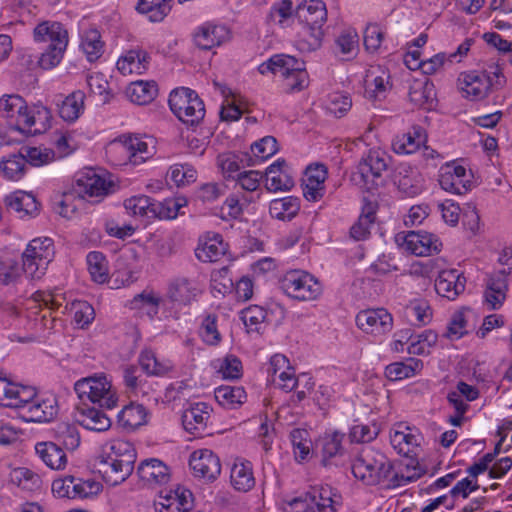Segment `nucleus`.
Wrapping results in <instances>:
<instances>
[{
  "label": "nucleus",
  "mask_w": 512,
  "mask_h": 512,
  "mask_svg": "<svg viewBox=\"0 0 512 512\" xmlns=\"http://www.w3.org/2000/svg\"><path fill=\"white\" fill-rule=\"evenodd\" d=\"M74 390L82 401L89 400L100 408L112 409L118 401L116 392L105 375L82 378L74 384ZM77 421L84 428L96 432H103L111 427V419L102 409L88 406L85 402L78 408Z\"/></svg>",
  "instance_id": "obj_1"
},
{
  "label": "nucleus",
  "mask_w": 512,
  "mask_h": 512,
  "mask_svg": "<svg viewBox=\"0 0 512 512\" xmlns=\"http://www.w3.org/2000/svg\"><path fill=\"white\" fill-rule=\"evenodd\" d=\"M0 117L21 132L37 135L50 127L51 112L43 105L28 107L18 94H6L0 97Z\"/></svg>",
  "instance_id": "obj_2"
},
{
  "label": "nucleus",
  "mask_w": 512,
  "mask_h": 512,
  "mask_svg": "<svg viewBox=\"0 0 512 512\" xmlns=\"http://www.w3.org/2000/svg\"><path fill=\"white\" fill-rule=\"evenodd\" d=\"M352 473L366 485H383L386 488L392 463L383 453L364 448L352 464Z\"/></svg>",
  "instance_id": "obj_3"
},
{
  "label": "nucleus",
  "mask_w": 512,
  "mask_h": 512,
  "mask_svg": "<svg viewBox=\"0 0 512 512\" xmlns=\"http://www.w3.org/2000/svg\"><path fill=\"white\" fill-rule=\"evenodd\" d=\"M340 497L329 486H313L286 502L287 512H337Z\"/></svg>",
  "instance_id": "obj_4"
},
{
  "label": "nucleus",
  "mask_w": 512,
  "mask_h": 512,
  "mask_svg": "<svg viewBox=\"0 0 512 512\" xmlns=\"http://www.w3.org/2000/svg\"><path fill=\"white\" fill-rule=\"evenodd\" d=\"M173 114L184 124L194 126L205 116V105L198 94L187 87L174 89L168 99Z\"/></svg>",
  "instance_id": "obj_5"
},
{
  "label": "nucleus",
  "mask_w": 512,
  "mask_h": 512,
  "mask_svg": "<svg viewBox=\"0 0 512 512\" xmlns=\"http://www.w3.org/2000/svg\"><path fill=\"white\" fill-rule=\"evenodd\" d=\"M280 289L298 301H312L322 294V285L312 274L304 270H290L279 280Z\"/></svg>",
  "instance_id": "obj_6"
},
{
  "label": "nucleus",
  "mask_w": 512,
  "mask_h": 512,
  "mask_svg": "<svg viewBox=\"0 0 512 512\" xmlns=\"http://www.w3.org/2000/svg\"><path fill=\"white\" fill-rule=\"evenodd\" d=\"M297 18L305 24L306 32L311 36L310 46L315 49L321 44L324 35L323 25L327 20L326 5L322 0H309L298 5Z\"/></svg>",
  "instance_id": "obj_7"
},
{
  "label": "nucleus",
  "mask_w": 512,
  "mask_h": 512,
  "mask_svg": "<svg viewBox=\"0 0 512 512\" xmlns=\"http://www.w3.org/2000/svg\"><path fill=\"white\" fill-rule=\"evenodd\" d=\"M386 169L385 153L380 150H370L368 155L359 162L354 179L367 190H372L378 186L377 181Z\"/></svg>",
  "instance_id": "obj_8"
},
{
  "label": "nucleus",
  "mask_w": 512,
  "mask_h": 512,
  "mask_svg": "<svg viewBox=\"0 0 512 512\" xmlns=\"http://www.w3.org/2000/svg\"><path fill=\"white\" fill-rule=\"evenodd\" d=\"M356 324L367 334L381 336L392 330L393 318L384 308L368 309L357 314Z\"/></svg>",
  "instance_id": "obj_9"
},
{
  "label": "nucleus",
  "mask_w": 512,
  "mask_h": 512,
  "mask_svg": "<svg viewBox=\"0 0 512 512\" xmlns=\"http://www.w3.org/2000/svg\"><path fill=\"white\" fill-rule=\"evenodd\" d=\"M189 465L194 476L206 482L215 481L221 473L220 459L209 449L194 451L190 456Z\"/></svg>",
  "instance_id": "obj_10"
},
{
  "label": "nucleus",
  "mask_w": 512,
  "mask_h": 512,
  "mask_svg": "<svg viewBox=\"0 0 512 512\" xmlns=\"http://www.w3.org/2000/svg\"><path fill=\"white\" fill-rule=\"evenodd\" d=\"M466 287V277L457 269L442 270L434 283L436 293L448 300H455Z\"/></svg>",
  "instance_id": "obj_11"
},
{
  "label": "nucleus",
  "mask_w": 512,
  "mask_h": 512,
  "mask_svg": "<svg viewBox=\"0 0 512 512\" xmlns=\"http://www.w3.org/2000/svg\"><path fill=\"white\" fill-rule=\"evenodd\" d=\"M58 413V402L54 395L38 396L29 407L21 413L26 422H49Z\"/></svg>",
  "instance_id": "obj_12"
},
{
  "label": "nucleus",
  "mask_w": 512,
  "mask_h": 512,
  "mask_svg": "<svg viewBox=\"0 0 512 512\" xmlns=\"http://www.w3.org/2000/svg\"><path fill=\"white\" fill-rule=\"evenodd\" d=\"M212 408L205 402L190 403L182 414L184 429L194 435L202 434L211 417Z\"/></svg>",
  "instance_id": "obj_13"
},
{
  "label": "nucleus",
  "mask_w": 512,
  "mask_h": 512,
  "mask_svg": "<svg viewBox=\"0 0 512 512\" xmlns=\"http://www.w3.org/2000/svg\"><path fill=\"white\" fill-rule=\"evenodd\" d=\"M111 150L114 153L132 157V165L142 164L152 155L146 142L132 136H121L118 140L111 142Z\"/></svg>",
  "instance_id": "obj_14"
},
{
  "label": "nucleus",
  "mask_w": 512,
  "mask_h": 512,
  "mask_svg": "<svg viewBox=\"0 0 512 512\" xmlns=\"http://www.w3.org/2000/svg\"><path fill=\"white\" fill-rule=\"evenodd\" d=\"M201 293L198 282L184 276L174 278L168 286V298L178 305H190Z\"/></svg>",
  "instance_id": "obj_15"
},
{
  "label": "nucleus",
  "mask_w": 512,
  "mask_h": 512,
  "mask_svg": "<svg viewBox=\"0 0 512 512\" xmlns=\"http://www.w3.org/2000/svg\"><path fill=\"white\" fill-rule=\"evenodd\" d=\"M229 29L224 25H216L210 22L199 26L194 32V43L203 50H210L229 39Z\"/></svg>",
  "instance_id": "obj_16"
},
{
  "label": "nucleus",
  "mask_w": 512,
  "mask_h": 512,
  "mask_svg": "<svg viewBox=\"0 0 512 512\" xmlns=\"http://www.w3.org/2000/svg\"><path fill=\"white\" fill-rule=\"evenodd\" d=\"M439 184L445 191L463 195L471 186L467 178V171L461 165H446L444 171L440 174Z\"/></svg>",
  "instance_id": "obj_17"
},
{
  "label": "nucleus",
  "mask_w": 512,
  "mask_h": 512,
  "mask_svg": "<svg viewBox=\"0 0 512 512\" xmlns=\"http://www.w3.org/2000/svg\"><path fill=\"white\" fill-rule=\"evenodd\" d=\"M389 71L382 66H371L365 75V96L371 100H382L389 88Z\"/></svg>",
  "instance_id": "obj_18"
},
{
  "label": "nucleus",
  "mask_w": 512,
  "mask_h": 512,
  "mask_svg": "<svg viewBox=\"0 0 512 512\" xmlns=\"http://www.w3.org/2000/svg\"><path fill=\"white\" fill-rule=\"evenodd\" d=\"M136 457V450L131 442L114 440L103 447L102 454L98 458L119 462L126 470L128 466L134 467Z\"/></svg>",
  "instance_id": "obj_19"
},
{
  "label": "nucleus",
  "mask_w": 512,
  "mask_h": 512,
  "mask_svg": "<svg viewBox=\"0 0 512 512\" xmlns=\"http://www.w3.org/2000/svg\"><path fill=\"white\" fill-rule=\"evenodd\" d=\"M36 42H48V45L68 46L69 35L64 25L57 21H43L34 28Z\"/></svg>",
  "instance_id": "obj_20"
},
{
  "label": "nucleus",
  "mask_w": 512,
  "mask_h": 512,
  "mask_svg": "<svg viewBox=\"0 0 512 512\" xmlns=\"http://www.w3.org/2000/svg\"><path fill=\"white\" fill-rule=\"evenodd\" d=\"M137 475L148 485H163L169 482L170 472L168 466L159 459L143 460L137 467Z\"/></svg>",
  "instance_id": "obj_21"
},
{
  "label": "nucleus",
  "mask_w": 512,
  "mask_h": 512,
  "mask_svg": "<svg viewBox=\"0 0 512 512\" xmlns=\"http://www.w3.org/2000/svg\"><path fill=\"white\" fill-rule=\"evenodd\" d=\"M458 81L463 96L470 100L483 99L491 89L490 80L482 73H464L461 74Z\"/></svg>",
  "instance_id": "obj_22"
},
{
  "label": "nucleus",
  "mask_w": 512,
  "mask_h": 512,
  "mask_svg": "<svg viewBox=\"0 0 512 512\" xmlns=\"http://www.w3.org/2000/svg\"><path fill=\"white\" fill-rule=\"evenodd\" d=\"M111 186V181H107L94 170L81 173L76 179L78 193L89 197H103L108 194Z\"/></svg>",
  "instance_id": "obj_23"
},
{
  "label": "nucleus",
  "mask_w": 512,
  "mask_h": 512,
  "mask_svg": "<svg viewBox=\"0 0 512 512\" xmlns=\"http://www.w3.org/2000/svg\"><path fill=\"white\" fill-rule=\"evenodd\" d=\"M287 164L285 160L278 159L271 164L265 172V187L270 192L289 191L294 186V180L285 170Z\"/></svg>",
  "instance_id": "obj_24"
},
{
  "label": "nucleus",
  "mask_w": 512,
  "mask_h": 512,
  "mask_svg": "<svg viewBox=\"0 0 512 512\" xmlns=\"http://www.w3.org/2000/svg\"><path fill=\"white\" fill-rule=\"evenodd\" d=\"M149 54L142 49L127 51L117 61V69L122 75L142 74L148 69Z\"/></svg>",
  "instance_id": "obj_25"
},
{
  "label": "nucleus",
  "mask_w": 512,
  "mask_h": 512,
  "mask_svg": "<svg viewBox=\"0 0 512 512\" xmlns=\"http://www.w3.org/2000/svg\"><path fill=\"white\" fill-rule=\"evenodd\" d=\"M5 202L19 218L34 217L39 213V203L31 193L17 191L7 196Z\"/></svg>",
  "instance_id": "obj_26"
},
{
  "label": "nucleus",
  "mask_w": 512,
  "mask_h": 512,
  "mask_svg": "<svg viewBox=\"0 0 512 512\" xmlns=\"http://www.w3.org/2000/svg\"><path fill=\"white\" fill-rule=\"evenodd\" d=\"M395 466L392 464V473L388 478L386 488L405 486L416 478L415 456H403Z\"/></svg>",
  "instance_id": "obj_27"
},
{
  "label": "nucleus",
  "mask_w": 512,
  "mask_h": 512,
  "mask_svg": "<svg viewBox=\"0 0 512 512\" xmlns=\"http://www.w3.org/2000/svg\"><path fill=\"white\" fill-rule=\"evenodd\" d=\"M148 412L143 404L130 402L124 406L117 415L118 424L128 430L133 431L147 423Z\"/></svg>",
  "instance_id": "obj_28"
},
{
  "label": "nucleus",
  "mask_w": 512,
  "mask_h": 512,
  "mask_svg": "<svg viewBox=\"0 0 512 512\" xmlns=\"http://www.w3.org/2000/svg\"><path fill=\"white\" fill-rule=\"evenodd\" d=\"M53 442L67 451L76 450L81 442L78 427L73 423L60 422L52 429Z\"/></svg>",
  "instance_id": "obj_29"
},
{
  "label": "nucleus",
  "mask_w": 512,
  "mask_h": 512,
  "mask_svg": "<svg viewBox=\"0 0 512 512\" xmlns=\"http://www.w3.org/2000/svg\"><path fill=\"white\" fill-rule=\"evenodd\" d=\"M278 151L277 140L273 136H265L251 145V153L243 152L241 160L247 166H255L273 156Z\"/></svg>",
  "instance_id": "obj_30"
},
{
  "label": "nucleus",
  "mask_w": 512,
  "mask_h": 512,
  "mask_svg": "<svg viewBox=\"0 0 512 512\" xmlns=\"http://www.w3.org/2000/svg\"><path fill=\"white\" fill-rule=\"evenodd\" d=\"M390 442L399 455L416 456V439L409 426L398 424L390 434Z\"/></svg>",
  "instance_id": "obj_31"
},
{
  "label": "nucleus",
  "mask_w": 512,
  "mask_h": 512,
  "mask_svg": "<svg viewBox=\"0 0 512 512\" xmlns=\"http://www.w3.org/2000/svg\"><path fill=\"white\" fill-rule=\"evenodd\" d=\"M97 467L105 483L110 486H117L123 483L134 470L133 466H128L125 471V467L121 463L101 458H97Z\"/></svg>",
  "instance_id": "obj_32"
},
{
  "label": "nucleus",
  "mask_w": 512,
  "mask_h": 512,
  "mask_svg": "<svg viewBox=\"0 0 512 512\" xmlns=\"http://www.w3.org/2000/svg\"><path fill=\"white\" fill-rule=\"evenodd\" d=\"M297 66H301V60L286 54H275L258 66V72L262 75L280 73L284 77L296 70Z\"/></svg>",
  "instance_id": "obj_33"
},
{
  "label": "nucleus",
  "mask_w": 512,
  "mask_h": 512,
  "mask_svg": "<svg viewBox=\"0 0 512 512\" xmlns=\"http://www.w3.org/2000/svg\"><path fill=\"white\" fill-rule=\"evenodd\" d=\"M35 451L40 459L51 469H62L67 463L64 449L56 445L53 441L37 443Z\"/></svg>",
  "instance_id": "obj_34"
},
{
  "label": "nucleus",
  "mask_w": 512,
  "mask_h": 512,
  "mask_svg": "<svg viewBox=\"0 0 512 512\" xmlns=\"http://www.w3.org/2000/svg\"><path fill=\"white\" fill-rule=\"evenodd\" d=\"M126 93L131 102L146 105L156 98L158 86L155 81H134L128 86Z\"/></svg>",
  "instance_id": "obj_35"
},
{
  "label": "nucleus",
  "mask_w": 512,
  "mask_h": 512,
  "mask_svg": "<svg viewBox=\"0 0 512 512\" xmlns=\"http://www.w3.org/2000/svg\"><path fill=\"white\" fill-rule=\"evenodd\" d=\"M123 380L126 387V391L134 396L139 397L148 395L150 385L146 377L143 375L142 369L131 365L127 366L123 370Z\"/></svg>",
  "instance_id": "obj_36"
},
{
  "label": "nucleus",
  "mask_w": 512,
  "mask_h": 512,
  "mask_svg": "<svg viewBox=\"0 0 512 512\" xmlns=\"http://www.w3.org/2000/svg\"><path fill=\"white\" fill-rule=\"evenodd\" d=\"M173 0H138L136 10L153 23L162 22L172 8Z\"/></svg>",
  "instance_id": "obj_37"
},
{
  "label": "nucleus",
  "mask_w": 512,
  "mask_h": 512,
  "mask_svg": "<svg viewBox=\"0 0 512 512\" xmlns=\"http://www.w3.org/2000/svg\"><path fill=\"white\" fill-rule=\"evenodd\" d=\"M226 251L227 245L223 242L222 236L215 234L196 248L195 255L202 262H216Z\"/></svg>",
  "instance_id": "obj_38"
},
{
  "label": "nucleus",
  "mask_w": 512,
  "mask_h": 512,
  "mask_svg": "<svg viewBox=\"0 0 512 512\" xmlns=\"http://www.w3.org/2000/svg\"><path fill=\"white\" fill-rule=\"evenodd\" d=\"M300 210V199L294 196L274 199L270 202L269 213L278 220L293 219Z\"/></svg>",
  "instance_id": "obj_39"
},
{
  "label": "nucleus",
  "mask_w": 512,
  "mask_h": 512,
  "mask_svg": "<svg viewBox=\"0 0 512 512\" xmlns=\"http://www.w3.org/2000/svg\"><path fill=\"white\" fill-rule=\"evenodd\" d=\"M231 483L233 487L242 492H247L255 486L252 464L249 461L236 462L231 469Z\"/></svg>",
  "instance_id": "obj_40"
},
{
  "label": "nucleus",
  "mask_w": 512,
  "mask_h": 512,
  "mask_svg": "<svg viewBox=\"0 0 512 512\" xmlns=\"http://www.w3.org/2000/svg\"><path fill=\"white\" fill-rule=\"evenodd\" d=\"M84 92L77 90L69 94L59 106V115L66 122L76 121L84 111Z\"/></svg>",
  "instance_id": "obj_41"
},
{
  "label": "nucleus",
  "mask_w": 512,
  "mask_h": 512,
  "mask_svg": "<svg viewBox=\"0 0 512 512\" xmlns=\"http://www.w3.org/2000/svg\"><path fill=\"white\" fill-rule=\"evenodd\" d=\"M80 48L89 62L98 60L104 52V42L97 29L85 30L81 36Z\"/></svg>",
  "instance_id": "obj_42"
},
{
  "label": "nucleus",
  "mask_w": 512,
  "mask_h": 512,
  "mask_svg": "<svg viewBox=\"0 0 512 512\" xmlns=\"http://www.w3.org/2000/svg\"><path fill=\"white\" fill-rule=\"evenodd\" d=\"M139 364L143 372L152 376H165L173 369L170 361L159 360L151 350H144L139 355Z\"/></svg>",
  "instance_id": "obj_43"
},
{
  "label": "nucleus",
  "mask_w": 512,
  "mask_h": 512,
  "mask_svg": "<svg viewBox=\"0 0 512 512\" xmlns=\"http://www.w3.org/2000/svg\"><path fill=\"white\" fill-rule=\"evenodd\" d=\"M344 434L340 432H333L331 434L324 435L318 445L321 447L322 464L327 466L330 461L343 454L342 441Z\"/></svg>",
  "instance_id": "obj_44"
},
{
  "label": "nucleus",
  "mask_w": 512,
  "mask_h": 512,
  "mask_svg": "<svg viewBox=\"0 0 512 512\" xmlns=\"http://www.w3.org/2000/svg\"><path fill=\"white\" fill-rule=\"evenodd\" d=\"M187 204L184 198H168L163 201L153 199L151 210V219H174L177 217L180 209Z\"/></svg>",
  "instance_id": "obj_45"
},
{
  "label": "nucleus",
  "mask_w": 512,
  "mask_h": 512,
  "mask_svg": "<svg viewBox=\"0 0 512 512\" xmlns=\"http://www.w3.org/2000/svg\"><path fill=\"white\" fill-rule=\"evenodd\" d=\"M416 175L414 167L407 163H400L395 173V184L404 197L413 198L416 195Z\"/></svg>",
  "instance_id": "obj_46"
},
{
  "label": "nucleus",
  "mask_w": 512,
  "mask_h": 512,
  "mask_svg": "<svg viewBox=\"0 0 512 512\" xmlns=\"http://www.w3.org/2000/svg\"><path fill=\"white\" fill-rule=\"evenodd\" d=\"M214 394L219 405L226 409H234L246 399V392L240 386H220Z\"/></svg>",
  "instance_id": "obj_47"
},
{
  "label": "nucleus",
  "mask_w": 512,
  "mask_h": 512,
  "mask_svg": "<svg viewBox=\"0 0 512 512\" xmlns=\"http://www.w3.org/2000/svg\"><path fill=\"white\" fill-rule=\"evenodd\" d=\"M11 482L25 491H36L42 486V480L38 474L26 467L15 468L10 474Z\"/></svg>",
  "instance_id": "obj_48"
},
{
  "label": "nucleus",
  "mask_w": 512,
  "mask_h": 512,
  "mask_svg": "<svg viewBox=\"0 0 512 512\" xmlns=\"http://www.w3.org/2000/svg\"><path fill=\"white\" fill-rule=\"evenodd\" d=\"M87 267L91 278L96 283H105L109 277L108 263L103 253L98 251L89 252L87 257Z\"/></svg>",
  "instance_id": "obj_49"
},
{
  "label": "nucleus",
  "mask_w": 512,
  "mask_h": 512,
  "mask_svg": "<svg viewBox=\"0 0 512 512\" xmlns=\"http://www.w3.org/2000/svg\"><path fill=\"white\" fill-rule=\"evenodd\" d=\"M25 158L21 150L12 153L0 161V170L9 180H19L25 174Z\"/></svg>",
  "instance_id": "obj_50"
},
{
  "label": "nucleus",
  "mask_w": 512,
  "mask_h": 512,
  "mask_svg": "<svg viewBox=\"0 0 512 512\" xmlns=\"http://www.w3.org/2000/svg\"><path fill=\"white\" fill-rule=\"evenodd\" d=\"M25 251L40 260L38 265L48 266L54 256L53 240L48 237L33 239L29 242Z\"/></svg>",
  "instance_id": "obj_51"
},
{
  "label": "nucleus",
  "mask_w": 512,
  "mask_h": 512,
  "mask_svg": "<svg viewBox=\"0 0 512 512\" xmlns=\"http://www.w3.org/2000/svg\"><path fill=\"white\" fill-rule=\"evenodd\" d=\"M290 440L296 460H306L311 451L312 441L306 429L295 428L290 432Z\"/></svg>",
  "instance_id": "obj_52"
},
{
  "label": "nucleus",
  "mask_w": 512,
  "mask_h": 512,
  "mask_svg": "<svg viewBox=\"0 0 512 512\" xmlns=\"http://www.w3.org/2000/svg\"><path fill=\"white\" fill-rule=\"evenodd\" d=\"M22 155L25 158V164L29 163L32 166L39 167L52 162L55 158V153L52 149L46 147H22Z\"/></svg>",
  "instance_id": "obj_53"
},
{
  "label": "nucleus",
  "mask_w": 512,
  "mask_h": 512,
  "mask_svg": "<svg viewBox=\"0 0 512 512\" xmlns=\"http://www.w3.org/2000/svg\"><path fill=\"white\" fill-rule=\"evenodd\" d=\"M441 249L442 242L436 234L418 230V256L438 254Z\"/></svg>",
  "instance_id": "obj_54"
},
{
  "label": "nucleus",
  "mask_w": 512,
  "mask_h": 512,
  "mask_svg": "<svg viewBox=\"0 0 512 512\" xmlns=\"http://www.w3.org/2000/svg\"><path fill=\"white\" fill-rule=\"evenodd\" d=\"M160 498L170 499L174 505L180 506L182 512H190L194 507V497L192 492L178 485L175 489L170 490L166 495L160 494Z\"/></svg>",
  "instance_id": "obj_55"
},
{
  "label": "nucleus",
  "mask_w": 512,
  "mask_h": 512,
  "mask_svg": "<svg viewBox=\"0 0 512 512\" xmlns=\"http://www.w3.org/2000/svg\"><path fill=\"white\" fill-rule=\"evenodd\" d=\"M413 132H403L396 135L392 141V149L399 155H410L416 152V128Z\"/></svg>",
  "instance_id": "obj_56"
},
{
  "label": "nucleus",
  "mask_w": 512,
  "mask_h": 512,
  "mask_svg": "<svg viewBox=\"0 0 512 512\" xmlns=\"http://www.w3.org/2000/svg\"><path fill=\"white\" fill-rule=\"evenodd\" d=\"M295 69L290 71L289 74L284 76L285 86L289 92H299L305 89L309 84V76L305 69V64L301 61V66H297Z\"/></svg>",
  "instance_id": "obj_57"
},
{
  "label": "nucleus",
  "mask_w": 512,
  "mask_h": 512,
  "mask_svg": "<svg viewBox=\"0 0 512 512\" xmlns=\"http://www.w3.org/2000/svg\"><path fill=\"white\" fill-rule=\"evenodd\" d=\"M152 201V198L145 195L133 196L124 201V207L134 216H145L151 219L150 207L152 205Z\"/></svg>",
  "instance_id": "obj_58"
},
{
  "label": "nucleus",
  "mask_w": 512,
  "mask_h": 512,
  "mask_svg": "<svg viewBox=\"0 0 512 512\" xmlns=\"http://www.w3.org/2000/svg\"><path fill=\"white\" fill-rule=\"evenodd\" d=\"M37 397L35 388L17 384L14 398L9 404H12L11 408L22 409L23 412Z\"/></svg>",
  "instance_id": "obj_59"
},
{
  "label": "nucleus",
  "mask_w": 512,
  "mask_h": 512,
  "mask_svg": "<svg viewBox=\"0 0 512 512\" xmlns=\"http://www.w3.org/2000/svg\"><path fill=\"white\" fill-rule=\"evenodd\" d=\"M66 48L59 45H48L39 57V66L45 70L56 67L61 62Z\"/></svg>",
  "instance_id": "obj_60"
},
{
  "label": "nucleus",
  "mask_w": 512,
  "mask_h": 512,
  "mask_svg": "<svg viewBox=\"0 0 512 512\" xmlns=\"http://www.w3.org/2000/svg\"><path fill=\"white\" fill-rule=\"evenodd\" d=\"M374 214L373 208L369 207L360 215L357 223H355L350 229V235L352 238L359 241L365 239L369 235L370 225L374 222L375 218Z\"/></svg>",
  "instance_id": "obj_61"
},
{
  "label": "nucleus",
  "mask_w": 512,
  "mask_h": 512,
  "mask_svg": "<svg viewBox=\"0 0 512 512\" xmlns=\"http://www.w3.org/2000/svg\"><path fill=\"white\" fill-rule=\"evenodd\" d=\"M266 311L257 305L247 307L241 312L244 325L251 331H259V326L266 318Z\"/></svg>",
  "instance_id": "obj_62"
},
{
  "label": "nucleus",
  "mask_w": 512,
  "mask_h": 512,
  "mask_svg": "<svg viewBox=\"0 0 512 512\" xmlns=\"http://www.w3.org/2000/svg\"><path fill=\"white\" fill-rule=\"evenodd\" d=\"M414 331L411 328L402 329L394 334V340L391 344V348L395 352L408 351L409 354L415 353L416 341L413 340Z\"/></svg>",
  "instance_id": "obj_63"
},
{
  "label": "nucleus",
  "mask_w": 512,
  "mask_h": 512,
  "mask_svg": "<svg viewBox=\"0 0 512 512\" xmlns=\"http://www.w3.org/2000/svg\"><path fill=\"white\" fill-rule=\"evenodd\" d=\"M427 134L418 129V152H421L425 161V168H436L440 161V154L433 148L426 145Z\"/></svg>",
  "instance_id": "obj_64"
}]
</instances>
